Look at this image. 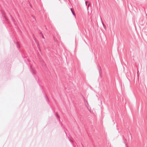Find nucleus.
Wrapping results in <instances>:
<instances>
[{
    "label": "nucleus",
    "instance_id": "nucleus-1",
    "mask_svg": "<svg viewBox=\"0 0 147 147\" xmlns=\"http://www.w3.org/2000/svg\"><path fill=\"white\" fill-rule=\"evenodd\" d=\"M71 11H72V13L73 14L74 16H75V13H74V12L72 10V9H71Z\"/></svg>",
    "mask_w": 147,
    "mask_h": 147
},
{
    "label": "nucleus",
    "instance_id": "nucleus-2",
    "mask_svg": "<svg viewBox=\"0 0 147 147\" xmlns=\"http://www.w3.org/2000/svg\"><path fill=\"white\" fill-rule=\"evenodd\" d=\"M87 1H86V5L87 4Z\"/></svg>",
    "mask_w": 147,
    "mask_h": 147
}]
</instances>
